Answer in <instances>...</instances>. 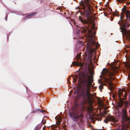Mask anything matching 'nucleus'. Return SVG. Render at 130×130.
Instances as JSON below:
<instances>
[{"instance_id":"nucleus-16","label":"nucleus","mask_w":130,"mask_h":130,"mask_svg":"<svg viewBox=\"0 0 130 130\" xmlns=\"http://www.w3.org/2000/svg\"><path fill=\"white\" fill-rule=\"evenodd\" d=\"M125 0H117V2H123Z\"/></svg>"},{"instance_id":"nucleus-26","label":"nucleus","mask_w":130,"mask_h":130,"mask_svg":"<svg viewBox=\"0 0 130 130\" xmlns=\"http://www.w3.org/2000/svg\"><path fill=\"white\" fill-rule=\"evenodd\" d=\"M128 4H130V2H129L128 3Z\"/></svg>"},{"instance_id":"nucleus-15","label":"nucleus","mask_w":130,"mask_h":130,"mask_svg":"<svg viewBox=\"0 0 130 130\" xmlns=\"http://www.w3.org/2000/svg\"><path fill=\"white\" fill-rule=\"evenodd\" d=\"M119 12L118 11V12H117L116 13V15H115H115L116 16H118V17H119V15L118 14V13H119Z\"/></svg>"},{"instance_id":"nucleus-4","label":"nucleus","mask_w":130,"mask_h":130,"mask_svg":"<svg viewBox=\"0 0 130 130\" xmlns=\"http://www.w3.org/2000/svg\"><path fill=\"white\" fill-rule=\"evenodd\" d=\"M80 112L78 104L75 102L74 105L71 107L69 114L74 121L79 123V122H82L83 121L84 115L83 113H81L79 115Z\"/></svg>"},{"instance_id":"nucleus-24","label":"nucleus","mask_w":130,"mask_h":130,"mask_svg":"<svg viewBox=\"0 0 130 130\" xmlns=\"http://www.w3.org/2000/svg\"><path fill=\"white\" fill-rule=\"evenodd\" d=\"M111 130H112V129ZM115 130H121L120 129H115Z\"/></svg>"},{"instance_id":"nucleus-28","label":"nucleus","mask_w":130,"mask_h":130,"mask_svg":"<svg viewBox=\"0 0 130 130\" xmlns=\"http://www.w3.org/2000/svg\"><path fill=\"white\" fill-rule=\"evenodd\" d=\"M103 130V129H101V130H100V129H98V130Z\"/></svg>"},{"instance_id":"nucleus-25","label":"nucleus","mask_w":130,"mask_h":130,"mask_svg":"<svg viewBox=\"0 0 130 130\" xmlns=\"http://www.w3.org/2000/svg\"><path fill=\"white\" fill-rule=\"evenodd\" d=\"M68 83H70V81H69V80H68Z\"/></svg>"},{"instance_id":"nucleus-1","label":"nucleus","mask_w":130,"mask_h":130,"mask_svg":"<svg viewBox=\"0 0 130 130\" xmlns=\"http://www.w3.org/2000/svg\"><path fill=\"white\" fill-rule=\"evenodd\" d=\"M118 92L119 98V101L116 103V109L118 111L119 110V108H121V113L123 121L124 122L128 121L129 120V118L127 117V108L128 107L129 102L124 101L123 98H120L121 96L126 97L127 95V93L124 90L123 91L120 90Z\"/></svg>"},{"instance_id":"nucleus-7","label":"nucleus","mask_w":130,"mask_h":130,"mask_svg":"<svg viewBox=\"0 0 130 130\" xmlns=\"http://www.w3.org/2000/svg\"><path fill=\"white\" fill-rule=\"evenodd\" d=\"M101 75L103 76H107L109 78L104 77V81L105 83H108V86L110 87L109 89L111 90L113 88L112 86L113 85L112 82L110 80H114L115 78L114 77V74L113 73L110 72L109 70L106 68L104 69L101 72Z\"/></svg>"},{"instance_id":"nucleus-30","label":"nucleus","mask_w":130,"mask_h":130,"mask_svg":"<svg viewBox=\"0 0 130 130\" xmlns=\"http://www.w3.org/2000/svg\"><path fill=\"white\" fill-rule=\"evenodd\" d=\"M119 22H118V24H119Z\"/></svg>"},{"instance_id":"nucleus-10","label":"nucleus","mask_w":130,"mask_h":130,"mask_svg":"<svg viewBox=\"0 0 130 130\" xmlns=\"http://www.w3.org/2000/svg\"><path fill=\"white\" fill-rule=\"evenodd\" d=\"M37 13V12H34L31 14H29L25 17V19H30L33 17L35 14Z\"/></svg>"},{"instance_id":"nucleus-2","label":"nucleus","mask_w":130,"mask_h":130,"mask_svg":"<svg viewBox=\"0 0 130 130\" xmlns=\"http://www.w3.org/2000/svg\"><path fill=\"white\" fill-rule=\"evenodd\" d=\"M79 20L81 22L85 25L84 26L82 27L83 31L82 33H87L88 36L90 38L91 40V44L89 46V48L90 51L91 53L94 52L99 46V44L93 40V38L95 37L96 32L95 31H93V28L91 27L90 29L88 27L89 25L88 21L86 20H83V18L80 16L79 17Z\"/></svg>"},{"instance_id":"nucleus-12","label":"nucleus","mask_w":130,"mask_h":130,"mask_svg":"<svg viewBox=\"0 0 130 130\" xmlns=\"http://www.w3.org/2000/svg\"><path fill=\"white\" fill-rule=\"evenodd\" d=\"M75 79H74L73 77H72L73 78V82L74 83H75L76 82V79L78 78V76L77 75H76L75 76Z\"/></svg>"},{"instance_id":"nucleus-22","label":"nucleus","mask_w":130,"mask_h":130,"mask_svg":"<svg viewBox=\"0 0 130 130\" xmlns=\"http://www.w3.org/2000/svg\"><path fill=\"white\" fill-rule=\"evenodd\" d=\"M113 18H111V21H112L113 20Z\"/></svg>"},{"instance_id":"nucleus-8","label":"nucleus","mask_w":130,"mask_h":130,"mask_svg":"<svg viewBox=\"0 0 130 130\" xmlns=\"http://www.w3.org/2000/svg\"><path fill=\"white\" fill-rule=\"evenodd\" d=\"M108 121L114 122H117V121L112 116H109L106 119L104 120V122L106 123H107Z\"/></svg>"},{"instance_id":"nucleus-18","label":"nucleus","mask_w":130,"mask_h":130,"mask_svg":"<svg viewBox=\"0 0 130 130\" xmlns=\"http://www.w3.org/2000/svg\"><path fill=\"white\" fill-rule=\"evenodd\" d=\"M128 37L130 39V33H129V34L128 35Z\"/></svg>"},{"instance_id":"nucleus-3","label":"nucleus","mask_w":130,"mask_h":130,"mask_svg":"<svg viewBox=\"0 0 130 130\" xmlns=\"http://www.w3.org/2000/svg\"><path fill=\"white\" fill-rule=\"evenodd\" d=\"M82 76L80 75H79V78H80L82 77L85 79V81L84 84L81 87L80 95L81 96H82V99L83 101L85 102L87 101L90 103L91 102V97L93 96V95L90 93L88 89V86L86 87L85 83L90 79V77L89 75V73L88 72L85 73H82Z\"/></svg>"},{"instance_id":"nucleus-20","label":"nucleus","mask_w":130,"mask_h":130,"mask_svg":"<svg viewBox=\"0 0 130 130\" xmlns=\"http://www.w3.org/2000/svg\"><path fill=\"white\" fill-rule=\"evenodd\" d=\"M7 17H6L5 18V20H6V21H7Z\"/></svg>"},{"instance_id":"nucleus-17","label":"nucleus","mask_w":130,"mask_h":130,"mask_svg":"<svg viewBox=\"0 0 130 130\" xmlns=\"http://www.w3.org/2000/svg\"><path fill=\"white\" fill-rule=\"evenodd\" d=\"M98 82L99 83H100L101 84L102 83H103L101 81V80L100 79H99L98 80Z\"/></svg>"},{"instance_id":"nucleus-21","label":"nucleus","mask_w":130,"mask_h":130,"mask_svg":"<svg viewBox=\"0 0 130 130\" xmlns=\"http://www.w3.org/2000/svg\"><path fill=\"white\" fill-rule=\"evenodd\" d=\"M113 97V98H115V95H113V96H112Z\"/></svg>"},{"instance_id":"nucleus-23","label":"nucleus","mask_w":130,"mask_h":130,"mask_svg":"<svg viewBox=\"0 0 130 130\" xmlns=\"http://www.w3.org/2000/svg\"><path fill=\"white\" fill-rule=\"evenodd\" d=\"M104 112L105 114H106V111H104Z\"/></svg>"},{"instance_id":"nucleus-31","label":"nucleus","mask_w":130,"mask_h":130,"mask_svg":"<svg viewBox=\"0 0 130 130\" xmlns=\"http://www.w3.org/2000/svg\"><path fill=\"white\" fill-rule=\"evenodd\" d=\"M101 120H102V119H101L100 120V121H101Z\"/></svg>"},{"instance_id":"nucleus-9","label":"nucleus","mask_w":130,"mask_h":130,"mask_svg":"<svg viewBox=\"0 0 130 130\" xmlns=\"http://www.w3.org/2000/svg\"><path fill=\"white\" fill-rule=\"evenodd\" d=\"M72 64L74 66H80L82 67L84 65L83 63L81 62H78L76 61L73 62Z\"/></svg>"},{"instance_id":"nucleus-27","label":"nucleus","mask_w":130,"mask_h":130,"mask_svg":"<svg viewBox=\"0 0 130 130\" xmlns=\"http://www.w3.org/2000/svg\"><path fill=\"white\" fill-rule=\"evenodd\" d=\"M57 117H55V119H57Z\"/></svg>"},{"instance_id":"nucleus-14","label":"nucleus","mask_w":130,"mask_h":130,"mask_svg":"<svg viewBox=\"0 0 130 130\" xmlns=\"http://www.w3.org/2000/svg\"><path fill=\"white\" fill-rule=\"evenodd\" d=\"M42 122V124H44L46 123V121L45 120H44L43 119Z\"/></svg>"},{"instance_id":"nucleus-19","label":"nucleus","mask_w":130,"mask_h":130,"mask_svg":"<svg viewBox=\"0 0 130 130\" xmlns=\"http://www.w3.org/2000/svg\"><path fill=\"white\" fill-rule=\"evenodd\" d=\"M40 111H41L42 112H44V110H41L40 109Z\"/></svg>"},{"instance_id":"nucleus-29","label":"nucleus","mask_w":130,"mask_h":130,"mask_svg":"<svg viewBox=\"0 0 130 130\" xmlns=\"http://www.w3.org/2000/svg\"><path fill=\"white\" fill-rule=\"evenodd\" d=\"M115 11H117V10H115Z\"/></svg>"},{"instance_id":"nucleus-11","label":"nucleus","mask_w":130,"mask_h":130,"mask_svg":"<svg viewBox=\"0 0 130 130\" xmlns=\"http://www.w3.org/2000/svg\"><path fill=\"white\" fill-rule=\"evenodd\" d=\"M104 85H106V84H104V83H102L99 86V88L100 90H102L103 88V86Z\"/></svg>"},{"instance_id":"nucleus-5","label":"nucleus","mask_w":130,"mask_h":130,"mask_svg":"<svg viewBox=\"0 0 130 130\" xmlns=\"http://www.w3.org/2000/svg\"><path fill=\"white\" fill-rule=\"evenodd\" d=\"M90 2V0H83L79 3L80 6L82 7L84 10L83 12L80 11L81 15L87 17L88 20L91 18L92 14L91 11V5Z\"/></svg>"},{"instance_id":"nucleus-32","label":"nucleus","mask_w":130,"mask_h":130,"mask_svg":"<svg viewBox=\"0 0 130 130\" xmlns=\"http://www.w3.org/2000/svg\"><path fill=\"white\" fill-rule=\"evenodd\" d=\"M78 7V8H79V7Z\"/></svg>"},{"instance_id":"nucleus-13","label":"nucleus","mask_w":130,"mask_h":130,"mask_svg":"<svg viewBox=\"0 0 130 130\" xmlns=\"http://www.w3.org/2000/svg\"><path fill=\"white\" fill-rule=\"evenodd\" d=\"M80 55V54H77V56L76 57V58L77 60H78L79 59Z\"/></svg>"},{"instance_id":"nucleus-6","label":"nucleus","mask_w":130,"mask_h":130,"mask_svg":"<svg viewBox=\"0 0 130 130\" xmlns=\"http://www.w3.org/2000/svg\"><path fill=\"white\" fill-rule=\"evenodd\" d=\"M122 11L123 13H125L126 18L124 21L123 19V18L124 17V14L122 13L120 18V22L122 26V30L124 32H126L127 30L126 28L130 26L128 23L130 22V11L127 10L126 7L125 6L122 9Z\"/></svg>"}]
</instances>
